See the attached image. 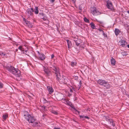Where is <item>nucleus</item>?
Here are the masks:
<instances>
[{
	"label": "nucleus",
	"mask_w": 129,
	"mask_h": 129,
	"mask_svg": "<svg viewBox=\"0 0 129 129\" xmlns=\"http://www.w3.org/2000/svg\"><path fill=\"white\" fill-rule=\"evenodd\" d=\"M119 45L121 46L122 47H126V45L127 44V43L126 42L122 40H121L119 42Z\"/></svg>",
	"instance_id": "obj_10"
},
{
	"label": "nucleus",
	"mask_w": 129,
	"mask_h": 129,
	"mask_svg": "<svg viewBox=\"0 0 129 129\" xmlns=\"http://www.w3.org/2000/svg\"><path fill=\"white\" fill-rule=\"evenodd\" d=\"M84 21L86 23H89V20L87 19L86 18L84 17Z\"/></svg>",
	"instance_id": "obj_29"
},
{
	"label": "nucleus",
	"mask_w": 129,
	"mask_h": 129,
	"mask_svg": "<svg viewBox=\"0 0 129 129\" xmlns=\"http://www.w3.org/2000/svg\"><path fill=\"white\" fill-rule=\"evenodd\" d=\"M5 54L3 52H0V55L3 56H5Z\"/></svg>",
	"instance_id": "obj_33"
},
{
	"label": "nucleus",
	"mask_w": 129,
	"mask_h": 129,
	"mask_svg": "<svg viewBox=\"0 0 129 129\" xmlns=\"http://www.w3.org/2000/svg\"><path fill=\"white\" fill-rule=\"evenodd\" d=\"M43 69L45 73L48 76L50 75L51 74L50 71L48 69V68L47 67L43 66Z\"/></svg>",
	"instance_id": "obj_7"
},
{
	"label": "nucleus",
	"mask_w": 129,
	"mask_h": 129,
	"mask_svg": "<svg viewBox=\"0 0 129 129\" xmlns=\"http://www.w3.org/2000/svg\"><path fill=\"white\" fill-rule=\"evenodd\" d=\"M102 33L103 34V35L104 37H107V36L105 34L103 31H102Z\"/></svg>",
	"instance_id": "obj_38"
},
{
	"label": "nucleus",
	"mask_w": 129,
	"mask_h": 129,
	"mask_svg": "<svg viewBox=\"0 0 129 129\" xmlns=\"http://www.w3.org/2000/svg\"><path fill=\"white\" fill-rule=\"evenodd\" d=\"M8 70L10 72L15 75L19 74L20 73V71L18 69L15 68L12 66H11L8 69Z\"/></svg>",
	"instance_id": "obj_2"
},
{
	"label": "nucleus",
	"mask_w": 129,
	"mask_h": 129,
	"mask_svg": "<svg viewBox=\"0 0 129 129\" xmlns=\"http://www.w3.org/2000/svg\"><path fill=\"white\" fill-rule=\"evenodd\" d=\"M82 7L80 5L79 7V10H82Z\"/></svg>",
	"instance_id": "obj_37"
},
{
	"label": "nucleus",
	"mask_w": 129,
	"mask_h": 129,
	"mask_svg": "<svg viewBox=\"0 0 129 129\" xmlns=\"http://www.w3.org/2000/svg\"><path fill=\"white\" fill-rule=\"evenodd\" d=\"M62 77V79H63L64 81L63 82L62 81H61V82L62 83H63V84H66L67 83V82L68 81L67 77L65 76L63 77Z\"/></svg>",
	"instance_id": "obj_20"
},
{
	"label": "nucleus",
	"mask_w": 129,
	"mask_h": 129,
	"mask_svg": "<svg viewBox=\"0 0 129 129\" xmlns=\"http://www.w3.org/2000/svg\"><path fill=\"white\" fill-rule=\"evenodd\" d=\"M80 118H85V116L83 115H80Z\"/></svg>",
	"instance_id": "obj_40"
},
{
	"label": "nucleus",
	"mask_w": 129,
	"mask_h": 129,
	"mask_svg": "<svg viewBox=\"0 0 129 129\" xmlns=\"http://www.w3.org/2000/svg\"><path fill=\"white\" fill-rule=\"evenodd\" d=\"M27 50H26L25 51V52H26V53H27Z\"/></svg>",
	"instance_id": "obj_51"
},
{
	"label": "nucleus",
	"mask_w": 129,
	"mask_h": 129,
	"mask_svg": "<svg viewBox=\"0 0 129 129\" xmlns=\"http://www.w3.org/2000/svg\"><path fill=\"white\" fill-rule=\"evenodd\" d=\"M57 81H58L61 84H63V83H62L61 81L64 82V81L63 79H62V77L61 76L60 77L59 79V80L57 79Z\"/></svg>",
	"instance_id": "obj_24"
},
{
	"label": "nucleus",
	"mask_w": 129,
	"mask_h": 129,
	"mask_svg": "<svg viewBox=\"0 0 129 129\" xmlns=\"http://www.w3.org/2000/svg\"><path fill=\"white\" fill-rule=\"evenodd\" d=\"M78 77H76V79H78Z\"/></svg>",
	"instance_id": "obj_52"
},
{
	"label": "nucleus",
	"mask_w": 129,
	"mask_h": 129,
	"mask_svg": "<svg viewBox=\"0 0 129 129\" xmlns=\"http://www.w3.org/2000/svg\"><path fill=\"white\" fill-rule=\"evenodd\" d=\"M127 46L128 48H129V45H126V47Z\"/></svg>",
	"instance_id": "obj_50"
},
{
	"label": "nucleus",
	"mask_w": 129,
	"mask_h": 129,
	"mask_svg": "<svg viewBox=\"0 0 129 129\" xmlns=\"http://www.w3.org/2000/svg\"><path fill=\"white\" fill-rule=\"evenodd\" d=\"M111 86V85L109 84L108 82L107 81V83L105 84L104 86L107 89H109L110 87Z\"/></svg>",
	"instance_id": "obj_19"
},
{
	"label": "nucleus",
	"mask_w": 129,
	"mask_h": 129,
	"mask_svg": "<svg viewBox=\"0 0 129 129\" xmlns=\"http://www.w3.org/2000/svg\"><path fill=\"white\" fill-rule=\"evenodd\" d=\"M127 12L129 14V11H127Z\"/></svg>",
	"instance_id": "obj_54"
},
{
	"label": "nucleus",
	"mask_w": 129,
	"mask_h": 129,
	"mask_svg": "<svg viewBox=\"0 0 129 129\" xmlns=\"http://www.w3.org/2000/svg\"><path fill=\"white\" fill-rule=\"evenodd\" d=\"M81 84H82V83L81 82V81H80L79 83V85H78V88H79L78 90L81 87Z\"/></svg>",
	"instance_id": "obj_31"
},
{
	"label": "nucleus",
	"mask_w": 129,
	"mask_h": 129,
	"mask_svg": "<svg viewBox=\"0 0 129 129\" xmlns=\"http://www.w3.org/2000/svg\"><path fill=\"white\" fill-rule=\"evenodd\" d=\"M8 117V115L7 114H5L3 115V117L4 120H5Z\"/></svg>",
	"instance_id": "obj_22"
},
{
	"label": "nucleus",
	"mask_w": 129,
	"mask_h": 129,
	"mask_svg": "<svg viewBox=\"0 0 129 129\" xmlns=\"http://www.w3.org/2000/svg\"><path fill=\"white\" fill-rule=\"evenodd\" d=\"M70 91L71 92H73V90H72V89H70Z\"/></svg>",
	"instance_id": "obj_47"
},
{
	"label": "nucleus",
	"mask_w": 129,
	"mask_h": 129,
	"mask_svg": "<svg viewBox=\"0 0 129 129\" xmlns=\"http://www.w3.org/2000/svg\"><path fill=\"white\" fill-rule=\"evenodd\" d=\"M111 64L112 66H114L116 63V61L115 59L112 57L111 60Z\"/></svg>",
	"instance_id": "obj_17"
},
{
	"label": "nucleus",
	"mask_w": 129,
	"mask_h": 129,
	"mask_svg": "<svg viewBox=\"0 0 129 129\" xmlns=\"http://www.w3.org/2000/svg\"><path fill=\"white\" fill-rule=\"evenodd\" d=\"M107 3L106 6L107 8L111 11H113L114 9L112 2L110 1H108L107 2Z\"/></svg>",
	"instance_id": "obj_5"
},
{
	"label": "nucleus",
	"mask_w": 129,
	"mask_h": 129,
	"mask_svg": "<svg viewBox=\"0 0 129 129\" xmlns=\"http://www.w3.org/2000/svg\"><path fill=\"white\" fill-rule=\"evenodd\" d=\"M45 56L44 54H40L39 56V57L38 58V59L41 60H43L45 59Z\"/></svg>",
	"instance_id": "obj_13"
},
{
	"label": "nucleus",
	"mask_w": 129,
	"mask_h": 129,
	"mask_svg": "<svg viewBox=\"0 0 129 129\" xmlns=\"http://www.w3.org/2000/svg\"><path fill=\"white\" fill-rule=\"evenodd\" d=\"M90 25H91V27L92 29H94L95 28V26L94 24L92 22L90 24Z\"/></svg>",
	"instance_id": "obj_26"
},
{
	"label": "nucleus",
	"mask_w": 129,
	"mask_h": 129,
	"mask_svg": "<svg viewBox=\"0 0 129 129\" xmlns=\"http://www.w3.org/2000/svg\"><path fill=\"white\" fill-rule=\"evenodd\" d=\"M4 85L3 84L0 82V88H2L3 87Z\"/></svg>",
	"instance_id": "obj_35"
},
{
	"label": "nucleus",
	"mask_w": 129,
	"mask_h": 129,
	"mask_svg": "<svg viewBox=\"0 0 129 129\" xmlns=\"http://www.w3.org/2000/svg\"><path fill=\"white\" fill-rule=\"evenodd\" d=\"M67 41L68 46V48H70L72 45L71 41L69 40H67Z\"/></svg>",
	"instance_id": "obj_21"
},
{
	"label": "nucleus",
	"mask_w": 129,
	"mask_h": 129,
	"mask_svg": "<svg viewBox=\"0 0 129 129\" xmlns=\"http://www.w3.org/2000/svg\"><path fill=\"white\" fill-rule=\"evenodd\" d=\"M121 53L122 55L123 56L126 55H127L126 53L124 52H122Z\"/></svg>",
	"instance_id": "obj_36"
},
{
	"label": "nucleus",
	"mask_w": 129,
	"mask_h": 129,
	"mask_svg": "<svg viewBox=\"0 0 129 129\" xmlns=\"http://www.w3.org/2000/svg\"><path fill=\"white\" fill-rule=\"evenodd\" d=\"M111 124H112L113 126H114L115 125V123L112 119V121L111 122H109Z\"/></svg>",
	"instance_id": "obj_28"
},
{
	"label": "nucleus",
	"mask_w": 129,
	"mask_h": 129,
	"mask_svg": "<svg viewBox=\"0 0 129 129\" xmlns=\"http://www.w3.org/2000/svg\"><path fill=\"white\" fill-rule=\"evenodd\" d=\"M30 10L29 9H28L27 10V14L29 16H32L33 14V12L30 11Z\"/></svg>",
	"instance_id": "obj_15"
},
{
	"label": "nucleus",
	"mask_w": 129,
	"mask_h": 129,
	"mask_svg": "<svg viewBox=\"0 0 129 129\" xmlns=\"http://www.w3.org/2000/svg\"><path fill=\"white\" fill-rule=\"evenodd\" d=\"M85 118H87L88 119H89V118L87 116H85Z\"/></svg>",
	"instance_id": "obj_45"
},
{
	"label": "nucleus",
	"mask_w": 129,
	"mask_h": 129,
	"mask_svg": "<svg viewBox=\"0 0 129 129\" xmlns=\"http://www.w3.org/2000/svg\"><path fill=\"white\" fill-rule=\"evenodd\" d=\"M18 49L22 51H24V48H23L22 47V46H20L18 47Z\"/></svg>",
	"instance_id": "obj_30"
},
{
	"label": "nucleus",
	"mask_w": 129,
	"mask_h": 129,
	"mask_svg": "<svg viewBox=\"0 0 129 129\" xmlns=\"http://www.w3.org/2000/svg\"><path fill=\"white\" fill-rule=\"evenodd\" d=\"M63 97L64 95L62 93H59L57 96V99L58 101L62 100Z\"/></svg>",
	"instance_id": "obj_11"
},
{
	"label": "nucleus",
	"mask_w": 129,
	"mask_h": 129,
	"mask_svg": "<svg viewBox=\"0 0 129 129\" xmlns=\"http://www.w3.org/2000/svg\"><path fill=\"white\" fill-rule=\"evenodd\" d=\"M54 57V55L53 54H52L51 55V58L52 59Z\"/></svg>",
	"instance_id": "obj_41"
},
{
	"label": "nucleus",
	"mask_w": 129,
	"mask_h": 129,
	"mask_svg": "<svg viewBox=\"0 0 129 129\" xmlns=\"http://www.w3.org/2000/svg\"><path fill=\"white\" fill-rule=\"evenodd\" d=\"M121 32V31L118 29L116 28L115 30V33L116 36H117L119 35L120 33Z\"/></svg>",
	"instance_id": "obj_18"
},
{
	"label": "nucleus",
	"mask_w": 129,
	"mask_h": 129,
	"mask_svg": "<svg viewBox=\"0 0 129 129\" xmlns=\"http://www.w3.org/2000/svg\"><path fill=\"white\" fill-rule=\"evenodd\" d=\"M30 10H31L30 11H31V12H33L34 11V9L33 8H31L30 9H29Z\"/></svg>",
	"instance_id": "obj_39"
},
{
	"label": "nucleus",
	"mask_w": 129,
	"mask_h": 129,
	"mask_svg": "<svg viewBox=\"0 0 129 129\" xmlns=\"http://www.w3.org/2000/svg\"><path fill=\"white\" fill-rule=\"evenodd\" d=\"M82 42V41L79 39H78L76 42L75 43L77 46H79L80 44Z\"/></svg>",
	"instance_id": "obj_16"
},
{
	"label": "nucleus",
	"mask_w": 129,
	"mask_h": 129,
	"mask_svg": "<svg viewBox=\"0 0 129 129\" xmlns=\"http://www.w3.org/2000/svg\"><path fill=\"white\" fill-rule=\"evenodd\" d=\"M53 70L54 71V73L55 75L56 78V79L59 80L61 76L59 71V69L58 68L55 67H54Z\"/></svg>",
	"instance_id": "obj_3"
},
{
	"label": "nucleus",
	"mask_w": 129,
	"mask_h": 129,
	"mask_svg": "<svg viewBox=\"0 0 129 129\" xmlns=\"http://www.w3.org/2000/svg\"><path fill=\"white\" fill-rule=\"evenodd\" d=\"M51 112L52 113L54 114L55 115H57V113L55 111H51Z\"/></svg>",
	"instance_id": "obj_32"
},
{
	"label": "nucleus",
	"mask_w": 129,
	"mask_h": 129,
	"mask_svg": "<svg viewBox=\"0 0 129 129\" xmlns=\"http://www.w3.org/2000/svg\"><path fill=\"white\" fill-rule=\"evenodd\" d=\"M23 114L25 118L34 126H36L38 125L39 122L34 117L30 115L27 111L24 112Z\"/></svg>",
	"instance_id": "obj_1"
},
{
	"label": "nucleus",
	"mask_w": 129,
	"mask_h": 129,
	"mask_svg": "<svg viewBox=\"0 0 129 129\" xmlns=\"http://www.w3.org/2000/svg\"><path fill=\"white\" fill-rule=\"evenodd\" d=\"M71 65L72 66H74V65H76V63L74 62H71Z\"/></svg>",
	"instance_id": "obj_34"
},
{
	"label": "nucleus",
	"mask_w": 129,
	"mask_h": 129,
	"mask_svg": "<svg viewBox=\"0 0 129 129\" xmlns=\"http://www.w3.org/2000/svg\"><path fill=\"white\" fill-rule=\"evenodd\" d=\"M23 20L25 21V25L29 27H31L33 26L32 24L30 21H28L25 19H23Z\"/></svg>",
	"instance_id": "obj_12"
},
{
	"label": "nucleus",
	"mask_w": 129,
	"mask_h": 129,
	"mask_svg": "<svg viewBox=\"0 0 129 129\" xmlns=\"http://www.w3.org/2000/svg\"><path fill=\"white\" fill-rule=\"evenodd\" d=\"M104 117L106 119V120L107 121H109V122H111L112 121V119L110 118H109L107 116H105Z\"/></svg>",
	"instance_id": "obj_23"
},
{
	"label": "nucleus",
	"mask_w": 129,
	"mask_h": 129,
	"mask_svg": "<svg viewBox=\"0 0 129 129\" xmlns=\"http://www.w3.org/2000/svg\"><path fill=\"white\" fill-rule=\"evenodd\" d=\"M42 19L44 21L46 20V17H43L42 18Z\"/></svg>",
	"instance_id": "obj_42"
},
{
	"label": "nucleus",
	"mask_w": 129,
	"mask_h": 129,
	"mask_svg": "<svg viewBox=\"0 0 129 129\" xmlns=\"http://www.w3.org/2000/svg\"><path fill=\"white\" fill-rule=\"evenodd\" d=\"M45 115H43V116H45Z\"/></svg>",
	"instance_id": "obj_55"
},
{
	"label": "nucleus",
	"mask_w": 129,
	"mask_h": 129,
	"mask_svg": "<svg viewBox=\"0 0 129 129\" xmlns=\"http://www.w3.org/2000/svg\"><path fill=\"white\" fill-rule=\"evenodd\" d=\"M97 82L100 85L104 86L105 84L107 83V81L104 80L99 79L98 81Z\"/></svg>",
	"instance_id": "obj_9"
},
{
	"label": "nucleus",
	"mask_w": 129,
	"mask_h": 129,
	"mask_svg": "<svg viewBox=\"0 0 129 129\" xmlns=\"http://www.w3.org/2000/svg\"><path fill=\"white\" fill-rule=\"evenodd\" d=\"M91 12L92 14L94 16H97L101 14V13L96 8L94 7H93L91 8Z\"/></svg>",
	"instance_id": "obj_4"
},
{
	"label": "nucleus",
	"mask_w": 129,
	"mask_h": 129,
	"mask_svg": "<svg viewBox=\"0 0 129 129\" xmlns=\"http://www.w3.org/2000/svg\"><path fill=\"white\" fill-rule=\"evenodd\" d=\"M26 55H28V54L27 53H25V54Z\"/></svg>",
	"instance_id": "obj_53"
},
{
	"label": "nucleus",
	"mask_w": 129,
	"mask_h": 129,
	"mask_svg": "<svg viewBox=\"0 0 129 129\" xmlns=\"http://www.w3.org/2000/svg\"><path fill=\"white\" fill-rule=\"evenodd\" d=\"M98 30L100 31H102H102H103L102 29H101V28H99L98 29Z\"/></svg>",
	"instance_id": "obj_44"
},
{
	"label": "nucleus",
	"mask_w": 129,
	"mask_h": 129,
	"mask_svg": "<svg viewBox=\"0 0 129 129\" xmlns=\"http://www.w3.org/2000/svg\"><path fill=\"white\" fill-rule=\"evenodd\" d=\"M46 107L45 106H43L42 107V108L44 110L45 109Z\"/></svg>",
	"instance_id": "obj_43"
},
{
	"label": "nucleus",
	"mask_w": 129,
	"mask_h": 129,
	"mask_svg": "<svg viewBox=\"0 0 129 129\" xmlns=\"http://www.w3.org/2000/svg\"><path fill=\"white\" fill-rule=\"evenodd\" d=\"M47 89L50 94H51L53 92V89L50 86H47Z\"/></svg>",
	"instance_id": "obj_14"
},
{
	"label": "nucleus",
	"mask_w": 129,
	"mask_h": 129,
	"mask_svg": "<svg viewBox=\"0 0 129 129\" xmlns=\"http://www.w3.org/2000/svg\"><path fill=\"white\" fill-rule=\"evenodd\" d=\"M73 40L75 41V43L79 39L78 38L77 36H76L74 37H73Z\"/></svg>",
	"instance_id": "obj_27"
},
{
	"label": "nucleus",
	"mask_w": 129,
	"mask_h": 129,
	"mask_svg": "<svg viewBox=\"0 0 129 129\" xmlns=\"http://www.w3.org/2000/svg\"><path fill=\"white\" fill-rule=\"evenodd\" d=\"M97 82L100 85L104 86L105 84L107 83V81L104 80L99 79L98 81Z\"/></svg>",
	"instance_id": "obj_8"
},
{
	"label": "nucleus",
	"mask_w": 129,
	"mask_h": 129,
	"mask_svg": "<svg viewBox=\"0 0 129 129\" xmlns=\"http://www.w3.org/2000/svg\"><path fill=\"white\" fill-rule=\"evenodd\" d=\"M50 2L53 3L55 1V0H50Z\"/></svg>",
	"instance_id": "obj_46"
},
{
	"label": "nucleus",
	"mask_w": 129,
	"mask_h": 129,
	"mask_svg": "<svg viewBox=\"0 0 129 129\" xmlns=\"http://www.w3.org/2000/svg\"><path fill=\"white\" fill-rule=\"evenodd\" d=\"M54 129H60L59 128L54 127Z\"/></svg>",
	"instance_id": "obj_48"
},
{
	"label": "nucleus",
	"mask_w": 129,
	"mask_h": 129,
	"mask_svg": "<svg viewBox=\"0 0 129 129\" xmlns=\"http://www.w3.org/2000/svg\"><path fill=\"white\" fill-rule=\"evenodd\" d=\"M22 51V53L23 54H24L25 53L24 49V51Z\"/></svg>",
	"instance_id": "obj_49"
},
{
	"label": "nucleus",
	"mask_w": 129,
	"mask_h": 129,
	"mask_svg": "<svg viewBox=\"0 0 129 129\" xmlns=\"http://www.w3.org/2000/svg\"><path fill=\"white\" fill-rule=\"evenodd\" d=\"M62 102L70 106L71 107H72L73 106L71 103L68 100H67L66 98H63L62 100Z\"/></svg>",
	"instance_id": "obj_6"
},
{
	"label": "nucleus",
	"mask_w": 129,
	"mask_h": 129,
	"mask_svg": "<svg viewBox=\"0 0 129 129\" xmlns=\"http://www.w3.org/2000/svg\"><path fill=\"white\" fill-rule=\"evenodd\" d=\"M35 13L36 14H38L39 13L38 8L37 7H36L34 11Z\"/></svg>",
	"instance_id": "obj_25"
}]
</instances>
